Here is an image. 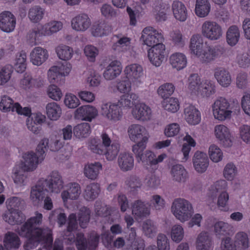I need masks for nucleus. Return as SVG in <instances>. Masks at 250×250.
<instances>
[{"label": "nucleus", "instance_id": "nucleus-1", "mask_svg": "<svg viewBox=\"0 0 250 250\" xmlns=\"http://www.w3.org/2000/svg\"><path fill=\"white\" fill-rule=\"evenodd\" d=\"M49 140L46 138L42 139L38 144L36 150L37 154L32 151L25 153L23 155V161L19 165L22 167L24 170L32 172L34 171L38 167V165L44 159L45 152L47 151Z\"/></svg>", "mask_w": 250, "mask_h": 250}, {"label": "nucleus", "instance_id": "nucleus-2", "mask_svg": "<svg viewBox=\"0 0 250 250\" xmlns=\"http://www.w3.org/2000/svg\"><path fill=\"white\" fill-rule=\"evenodd\" d=\"M42 215L38 212H35V215L28 219L27 221L21 226L19 230V234L21 236H28L31 235V233L37 235H45L47 237L46 239L48 243L50 244L53 242V238L50 233V230L48 229H42L37 227V225H40L42 222Z\"/></svg>", "mask_w": 250, "mask_h": 250}, {"label": "nucleus", "instance_id": "nucleus-3", "mask_svg": "<svg viewBox=\"0 0 250 250\" xmlns=\"http://www.w3.org/2000/svg\"><path fill=\"white\" fill-rule=\"evenodd\" d=\"M234 55V51L230 48L221 45L212 47L207 46L196 57L203 63H208L217 58H230Z\"/></svg>", "mask_w": 250, "mask_h": 250}, {"label": "nucleus", "instance_id": "nucleus-4", "mask_svg": "<svg viewBox=\"0 0 250 250\" xmlns=\"http://www.w3.org/2000/svg\"><path fill=\"white\" fill-rule=\"evenodd\" d=\"M171 210L176 219L182 223L188 221L194 213L192 204L188 201L181 198L173 201Z\"/></svg>", "mask_w": 250, "mask_h": 250}, {"label": "nucleus", "instance_id": "nucleus-5", "mask_svg": "<svg viewBox=\"0 0 250 250\" xmlns=\"http://www.w3.org/2000/svg\"><path fill=\"white\" fill-rule=\"evenodd\" d=\"M212 108L216 119L224 121L231 117L232 111L230 103L224 97L218 98L212 105Z\"/></svg>", "mask_w": 250, "mask_h": 250}, {"label": "nucleus", "instance_id": "nucleus-6", "mask_svg": "<svg viewBox=\"0 0 250 250\" xmlns=\"http://www.w3.org/2000/svg\"><path fill=\"white\" fill-rule=\"evenodd\" d=\"M40 180L48 192L58 193L63 187L62 176L56 170L52 171L46 178Z\"/></svg>", "mask_w": 250, "mask_h": 250}, {"label": "nucleus", "instance_id": "nucleus-7", "mask_svg": "<svg viewBox=\"0 0 250 250\" xmlns=\"http://www.w3.org/2000/svg\"><path fill=\"white\" fill-rule=\"evenodd\" d=\"M202 36L209 41H215L220 39L223 35L221 25L215 21H206L202 25Z\"/></svg>", "mask_w": 250, "mask_h": 250}, {"label": "nucleus", "instance_id": "nucleus-8", "mask_svg": "<svg viewBox=\"0 0 250 250\" xmlns=\"http://www.w3.org/2000/svg\"><path fill=\"white\" fill-rule=\"evenodd\" d=\"M141 39L144 44L151 47L158 44H163L162 42L164 40L161 32L150 26L143 29Z\"/></svg>", "mask_w": 250, "mask_h": 250}, {"label": "nucleus", "instance_id": "nucleus-9", "mask_svg": "<svg viewBox=\"0 0 250 250\" xmlns=\"http://www.w3.org/2000/svg\"><path fill=\"white\" fill-rule=\"evenodd\" d=\"M0 109L3 112L16 111L18 114L28 116L31 114V110L27 107L22 108L18 103L14 104L11 98L3 96L0 102Z\"/></svg>", "mask_w": 250, "mask_h": 250}, {"label": "nucleus", "instance_id": "nucleus-10", "mask_svg": "<svg viewBox=\"0 0 250 250\" xmlns=\"http://www.w3.org/2000/svg\"><path fill=\"white\" fill-rule=\"evenodd\" d=\"M147 56L153 65L159 66L167 56L165 45L164 44H158L153 46L148 50Z\"/></svg>", "mask_w": 250, "mask_h": 250}, {"label": "nucleus", "instance_id": "nucleus-11", "mask_svg": "<svg viewBox=\"0 0 250 250\" xmlns=\"http://www.w3.org/2000/svg\"><path fill=\"white\" fill-rule=\"evenodd\" d=\"M99 236L97 234L91 235L87 240L82 233L77 234L76 245L78 250H95L98 246Z\"/></svg>", "mask_w": 250, "mask_h": 250}, {"label": "nucleus", "instance_id": "nucleus-12", "mask_svg": "<svg viewBox=\"0 0 250 250\" xmlns=\"http://www.w3.org/2000/svg\"><path fill=\"white\" fill-rule=\"evenodd\" d=\"M125 77L130 80L133 85L138 86L142 82L140 78L143 74L142 67L136 63L128 65L124 69Z\"/></svg>", "mask_w": 250, "mask_h": 250}, {"label": "nucleus", "instance_id": "nucleus-13", "mask_svg": "<svg viewBox=\"0 0 250 250\" xmlns=\"http://www.w3.org/2000/svg\"><path fill=\"white\" fill-rule=\"evenodd\" d=\"M132 213L136 219L147 218L150 214V206L141 199L135 200L131 205Z\"/></svg>", "mask_w": 250, "mask_h": 250}, {"label": "nucleus", "instance_id": "nucleus-14", "mask_svg": "<svg viewBox=\"0 0 250 250\" xmlns=\"http://www.w3.org/2000/svg\"><path fill=\"white\" fill-rule=\"evenodd\" d=\"M3 220L10 225H20L24 222L26 216L19 209L9 208L2 215Z\"/></svg>", "mask_w": 250, "mask_h": 250}, {"label": "nucleus", "instance_id": "nucleus-15", "mask_svg": "<svg viewBox=\"0 0 250 250\" xmlns=\"http://www.w3.org/2000/svg\"><path fill=\"white\" fill-rule=\"evenodd\" d=\"M101 112L104 117L110 121H118L122 117L120 108L116 104L108 103L103 104Z\"/></svg>", "mask_w": 250, "mask_h": 250}, {"label": "nucleus", "instance_id": "nucleus-16", "mask_svg": "<svg viewBox=\"0 0 250 250\" xmlns=\"http://www.w3.org/2000/svg\"><path fill=\"white\" fill-rule=\"evenodd\" d=\"M31 233V235L28 236H23L24 237L27 238L23 246L24 250H34L40 242H42L44 244V247H47L46 249L47 250H51L52 242L50 244L48 243L46 239L47 237L45 236V235Z\"/></svg>", "mask_w": 250, "mask_h": 250}, {"label": "nucleus", "instance_id": "nucleus-17", "mask_svg": "<svg viewBox=\"0 0 250 250\" xmlns=\"http://www.w3.org/2000/svg\"><path fill=\"white\" fill-rule=\"evenodd\" d=\"M16 23V18L10 12L6 11L0 14V28L3 31L7 33L13 31Z\"/></svg>", "mask_w": 250, "mask_h": 250}, {"label": "nucleus", "instance_id": "nucleus-18", "mask_svg": "<svg viewBox=\"0 0 250 250\" xmlns=\"http://www.w3.org/2000/svg\"><path fill=\"white\" fill-rule=\"evenodd\" d=\"M91 21L86 14H80L72 19V28L78 32H84L91 26Z\"/></svg>", "mask_w": 250, "mask_h": 250}, {"label": "nucleus", "instance_id": "nucleus-19", "mask_svg": "<svg viewBox=\"0 0 250 250\" xmlns=\"http://www.w3.org/2000/svg\"><path fill=\"white\" fill-rule=\"evenodd\" d=\"M192 163L195 170L200 173L205 172L208 166L209 160L207 155L201 151H196L193 157Z\"/></svg>", "mask_w": 250, "mask_h": 250}, {"label": "nucleus", "instance_id": "nucleus-20", "mask_svg": "<svg viewBox=\"0 0 250 250\" xmlns=\"http://www.w3.org/2000/svg\"><path fill=\"white\" fill-rule=\"evenodd\" d=\"M214 133L216 137L225 147H230L232 146L231 134L229 129L226 126L223 125H216L214 127Z\"/></svg>", "mask_w": 250, "mask_h": 250}, {"label": "nucleus", "instance_id": "nucleus-21", "mask_svg": "<svg viewBox=\"0 0 250 250\" xmlns=\"http://www.w3.org/2000/svg\"><path fill=\"white\" fill-rule=\"evenodd\" d=\"M132 114L137 120L148 121L151 117V110L144 103H140L135 105L134 108L132 109Z\"/></svg>", "mask_w": 250, "mask_h": 250}, {"label": "nucleus", "instance_id": "nucleus-22", "mask_svg": "<svg viewBox=\"0 0 250 250\" xmlns=\"http://www.w3.org/2000/svg\"><path fill=\"white\" fill-rule=\"evenodd\" d=\"M122 71L121 62L117 60L113 61L106 67L103 76L106 80H112L118 77Z\"/></svg>", "mask_w": 250, "mask_h": 250}, {"label": "nucleus", "instance_id": "nucleus-23", "mask_svg": "<svg viewBox=\"0 0 250 250\" xmlns=\"http://www.w3.org/2000/svg\"><path fill=\"white\" fill-rule=\"evenodd\" d=\"M67 189L63 190L61 193V196L63 202L69 200L77 199L81 193L80 185L77 183H71L67 185Z\"/></svg>", "mask_w": 250, "mask_h": 250}, {"label": "nucleus", "instance_id": "nucleus-24", "mask_svg": "<svg viewBox=\"0 0 250 250\" xmlns=\"http://www.w3.org/2000/svg\"><path fill=\"white\" fill-rule=\"evenodd\" d=\"M146 128L139 124H132L127 128V134L129 139L134 142H139L143 140L146 135Z\"/></svg>", "mask_w": 250, "mask_h": 250}, {"label": "nucleus", "instance_id": "nucleus-25", "mask_svg": "<svg viewBox=\"0 0 250 250\" xmlns=\"http://www.w3.org/2000/svg\"><path fill=\"white\" fill-rule=\"evenodd\" d=\"M184 117L187 122L191 125H196L201 121L200 111L192 105H187L184 109Z\"/></svg>", "mask_w": 250, "mask_h": 250}, {"label": "nucleus", "instance_id": "nucleus-26", "mask_svg": "<svg viewBox=\"0 0 250 250\" xmlns=\"http://www.w3.org/2000/svg\"><path fill=\"white\" fill-rule=\"evenodd\" d=\"M133 156L129 153H121L117 159V164L120 170L123 172L131 170L134 165Z\"/></svg>", "mask_w": 250, "mask_h": 250}, {"label": "nucleus", "instance_id": "nucleus-27", "mask_svg": "<svg viewBox=\"0 0 250 250\" xmlns=\"http://www.w3.org/2000/svg\"><path fill=\"white\" fill-rule=\"evenodd\" d=\"M47 190L39 180L37 184L33 187L30 192V198L32 201L35 204H39L42 202L46 197Z\"/></svg>", "mask_w": 250, "mask_h": 250}, {"label": "nucleus", "instance_id": "nucleus-28", "mask_svg": "<svg viewBox=\"0 0 250 250\" xmlns=\"http://www.w3.org/2000/svg\"><path fill=\"white\" fill-rule=\"evenodd\" d=\"M27 172L20 166H16L13 170L12 175L14 183L19 187L25 186L28 181Z\"/></svg>", "mask_w": 250, "mask_h": 250}, {"label": "nucleus", "instance_id": "nucleus-29", "mask_svg": "<svg viewBox=\"0 0 250 250\" xmlns=\"http://www.w3.org/2000/svg\"><path fill=\"white\" fill-rule=\"evenodd\" d=\"M30 60L34 65L39 66L46 61L48 57L47 51L41 47L34 48L30 53Z\"/></svg>", "mask_w": 250, "mask_h": 250}, {"label": "nucleus", "instance_id": "nucleus-30", "mask_svg": "<svg viewBox=\"0 0 250 250\" xmlns=\"http://www.w3.org/2000/svg\"><path fill=\"white\" fill-rule=\"evenodd\" d=\"M76 113L77 117L83 120L91 121L97 115L98 111L95 107L87 105L79 107L76 110Z\"/></svg>", "mask_w": 250, "mask_h": 250}, {"label": "nucleus", "instance_id": "nucleus-31", "mask_svg": "<svg viewBox=\"0 0 250 250\" xmlns=\"http://www.w3.org/2000/svg\"><path fill=\"white\" fill-rule=\"evenodd\" d=\"M172 10L174 17L180 21H185L188 18V10L184 3L175 0L172 4Z\"/></svg>", "mask_w": 250, "mask_h": 250}, {"label": "nucleus", "instance_id": "nucleus-32", "mask_svg": "<svg viewBox=\"0 0 250 250\" xmlns=\"http://www.w3.org/2000/svg\"><path fill=\"white\" fill-rule=\"evenodd\" d=\"M170 173L173 181L178 183L185 182L188 172L184 167L180 164L174 165L170 168Z\"/></svg>", "mask_w": 250, "mask_h": 250}, {"label": "nucleus", "instance_id": "nucleus-33", "mask_svg": "<svg viewBox=\"0 0 250 250\" xmlns=\"http://www.w3.org/2000/svg\"><path fill=\"white\" fill-rule=\"evenodd\" d=\"M102 169V165L100 162L88 163L84 166L83 173L88 179L91 180H95L97 179L100 170Z\"/></svg>", "mask_w": 250, "mask_h": 250}, {"label": "nucleus", "instance_id": "nucleus-34", "mask_svg": "<svg viewBox=\"0 0 250 250\" xmlns=\"http://www.w3.org/2000/svg\"><path fill=\"white\" fill-rule=\"evenodd\" d=\"M214 76L218 83L224 87H227L231 83L230 75L224 68L217 67L215 68Z\"/></svg>", "mask_w": 250, "mask_h": 250}, {"label": "nucleus", "instance_id": "nucleus-35", "mask_svg": "<svg viewBox=\"0 0 250 250\" xmlns=\"http://www.w3.org/2000/svg\"><path fill=\"white\" fill-rule=\"evenodd\" d=\"M196 244L197 250H210L212 242L208 233L206 231L201 232L198 235Z\"/></svg>", "mask_w": 250, "mask_h": 250}, {"label": "nucleus", "instance_id": "nucleus-36", "mask_svg": "<svg viewBox=\"0 0 250 250\" xmlns=\"http://www.w3.org/2000/svg\"><path fill=\"white\" fill-rule=\"evenodd\" d=\"M166 7L168 8L167 4L164 2L163 0L156 1L153 15L157 22L165 21L167 20V13L164 10Z\"/></svg>", "mask_w": 250, "mask_h": 250}, {"label": "nucleus", "instance_id": "nucleus-37", "mask_svg": "<svg viewBox=\"0 0 250 250\" xmlns=\"http://www.w3.org/2000/svg\"><path fill=\"white\" fill-rule=\"evenodd\" d=\"M3 243L7 250L18 249L21 245L19 236L16 233L11 232H8L5 234Z\"/></svg>", "mask_w": 250, "mask_h": 250}, {"label": "nucleus", "instance_id": "nucleus-38", "mask_svg": "<svg viewBox=\"0 0 250 250\" xmlns=\"http://www.w3.org/2000/svg\"><path fill=\"white\" fill-rule=\"evenodd\" d=\"M100 192V186L97 183L87 185L83 191V197L87 201H93L97 198Z\"/></svg>", "mask_w": 250, "mask_h": 250}, {"label": "nucleus", "instance_id": "nucleus-39", "mask_svg": "<svg viewBox=\"0 0 250 250\" xmlns=\"http://www.w3.org/2000/svg\"><path fill=\"white\" fill-rule=\"evenodd\" d=\"M190 48L191 52L197 56L204 49L203 39L198 34L192 36L190 42Z\"/></svg>", "mask_w": 250, "mask_h": 250}, {"label": "nucleus", "instance_id": "nucleus-40", "mask_svg": "<svg viewBox=\"0 0 250 250\" xmlns=\"http://www.w3.org/2000/svg\"><path fill=\"white\" fill-rule=\"evenodd\" d=\"M112 30V28L109 23L101 21L93 25L92 33L95 37H102L108 35Z\"/></svg>", "mask_w": 250, "mask_h": 250}, {"label": "nucleus", "instance_id": "nucleus-41", "mask_svg": "<svg viewBox=\"0 0 250 250\" xmlns=\"http://www.w3.org/2000/svg\"><path fill=\"white\" fill-rule=\"evenodd\" d=\"M216 92L215 83L209 80H203L201 88L197 95L202 97H209Z\"/></svg>", "mask_w": 250, "mask_h": 250}, {"label": "nucleus", "instance_id": "nucleus-42", "mask_svg": "<svg viewBox=\"0 0 250 250\" xmlns=\"http://www.w3.org/2000/svg\"><path fill=\"white\" fill-rule=\"evenodd\" d=\"M170 63L173 67L181 70L186 66L187 61L186 56L181 53L172 54L169 58Z\"/></svg>", "mask_w": 250, "mask_h": 250}, {"label": "nucleus", "instance_id": "nucleus-43", "mask_svg": "<svg viewBox=\"0 0 250 250\" xmlns=\"http://www.w3.org/2000/svg\"><path fill=\"white\" fill-rule=\"evenodd\" d=\"M234 245L241 250H246L249 247V238L247 233L244 231L237 232L234 236Z\"/></svg>", "mask_w": 250, "mask_h": 250}, {"label": "nucleus", "instance_id": "nucleus-44", "mask_svg": "<svg viewBox=\"0 0 250 250\" xmlns=\"http://www.w3.org/2000/svg\"><path fill=\"white\" fill-rule=\"evenodd\" d=\"M139 102V96L133 92L127 93L122 95L119 103L124 107L130 108Z\"/></svg>", "mask_w": 250, "mask_h": 250}, {"label": "nucleus", "instance_id": "nucleus-45", "mask_svg": "<svg viewBox=\"0 0 250 250\" xmlns=\"http://www.w3.org/2000/svg\"><path fill=\"white\" fill-rule=\"evenodd\" d=\"M45 108L47 116L51 120H58L62 114V109L60 106L55 102L47 104Z\"/></svg>", "mask_w": 250, "mask_h": 250}, {"label": "nucleus", "instance_id": "nucleus-46", "mask_svg": "<svg viewBox=\"0 0 250 250\" xmlns=\"http://www.w3.org/2000/svg\"><path fill=\"white\" fill-rule=\"evenodd\" d=\"M146 159H142L141 163L143 164L147 165L150 166L157 165L158 163L162 162L164 158L166 157L165 154H162L156 158L155 154L150 150L146 151Z\"/></svg>", "mask_w": 250, "mask_h": 250}, {"label": "nucleus", "instance_id": "nucleus-47", "mask_svg": "<svg viewBox=\"0 0 250 250\" xmlns=\"http://www.w3.org/2000/svg\"><path fill=\"white\" fill-rule=\"evenodd\" d=\"M210 5L208 0H196L195 11L196 15L203 18L208 15Z\"/></svg>", "mask_w": 250, "mask_h": 250}, {"label": "nucleus", "instance_id": "nucleus-48", "mask_svg": "<svg viewBox=\"0 0 250 250\" xmlns=\"http://www.w3.org/2000/svg\"><path fill=\"white\" fill-rule=\"evenodd\" d=\"M203 81L201 80L198 74L194 73L190 75L188 78V88L196 95L198 93Z\"/></svg>", "mask_w": 250, "mask_h": 250}, {"label": "nucleus", "instance_id": "nucleus-49", "mask_svg": "<svg viewBox=\"0 0 250 250\" xmlns=\"http://www.w3.org/2000/svg\"><path fill=\"white\" fill-rule=\"evenodd\" d=\"M104 149V152L103 154L105 155L107 161H112L114 160L118 155L120 149V145L118 143L113 142L110 146Z\"/></svg>", "mask_w": 250, "mask_h": 250}, {"label": "nucleus", "instance_id": "nucleus-50", "mask_svg": "<svg viewBox=\"0 0 250 250\" xmlns=\"http://www.w3.org/2000/svg\"><path fill=\"white\" fill-rule=\"evenodd\" d=\"M148 141V137H144L143 140L139 142L132 146V151L133 152L136 161L138 163H140L142 159V155L143 152L146 148V143Z\"/></svg>", "mask_w": 250, "mask_h": 250}, {"label": "nucleus", "instance_id": "nucleus-51", "mask_svg": "<svg viewBox=\"0 0 250 250\" xmlns=\"http://www.w3.org/2000/svg\"><path fill=\"white\" fill-rule=\"evenodd\" d=\"M44 14V9L40 6L35 5L29 9L28 17L31 22L37 23L43 18Z\"/></svg>", "mask_w": 250, "mask_h": 250}, {"label": "nucleus", "instance_id": "nucleus-52", "mask_svg": "<svg viewBox=\"0 0 250 250\" xmlns=\"http://www.w3.org/2000/svg\"><path fill=\"white\" fill-rule=\"evenodd\" d=\"M240 38V31L236 25H232L229 27L227 32L226 39L228 43L231 46H234L238 42Z\"/></svg>", "mask_w": 250, "mask_h": 250}, {"label": "nucleus", "instance_id": "nucleus-53", "mask_svg": "<svg viewBox=\"0 0 250 250\" xmlns=\"http://www.w3.org/2000/svg\"><path fill=\"white\" fill-rule=\"evenodd\" d=\"M117 41L112 45L114 50L125 51L130 48V39L126 37H121L120 35H116Z\"/></svg>", "mask_w": 250, "mask_h": 250}, {"label": "nucleus", "instance_id": "nucleus-54", "mask_svg": "<svg viewBox=\"0 0 250 250\" xmlns=\"http://www.w3.org/2000/svg\"><path fill=\"white\" fill-rule=\"evenodd\" d=\"M63 26L62 22L59 21H51L42 26L44 36L51 35L60 31Z\"/></svg>", "mask_w": 250, "mask_h": 250}, {"label": "nucleus", "instance_id": "nucleus-55", "mask_svg": "<svg viewBox=\"0 0 250 250\" xmlns=\"http://www.w3.org/2000/svg\"><path fill=\"white\" fill-rule=\"evenodd\" d=\"M90 132V126L86 123L78 124L73 129L74 135L79 138H86L89 135Z\"/></svg>", "mask_w": 250, "mask_h": 250}, {"label": "nucleus", "instance_id": "nucleus-56", "mask_svg": "<svg viewBox=\"0 0 250 250\" xmlns=\"http://www.w3.org/2000/svg\"><path fill=\"white\" fill-rule=\"evenodd\" d=\"M56 51L58 57L62 60L70 59L73 54V49L67 45L61 44L56 48Z\"/></svg>", "mask_w": 250, "mask_h": 250}, {"label": "nucleus", "instance_id": "nucleus-57", "mask_svg": "<svg viewBox=\"0 0 250 250\" xmlns=\"http://www.w3.org/2000/svg\"><path fill=\"white\" fill-rule=\"evenodd\" d=\"M125 184L129 188V191L133 194L138 191L142 185L140 179L135 175H131L128 177L125 181Z\"/></svg>", "mask_w": 250, "mask_h": 250}, {"label": "nucleus", "instance_id": "nucleus-58", "mask_svg": "<svg viewBox=\"0 0 250 250\" xmlns=\"http://www.w3.org/2000/svg\"><path fill=\"white\" fill-rule=\"evenodd\" d=\"M26 54L23 51L18 53L15 59L14 67L18 73H22L26 68Z\"/></svg>", "mask_w": 250, "mask_h": 250}, {"label": "nucleus", "instance_id": "nucleus-59", "mask_svg": "<svg viewBox=\"0 0 250 250\" xmlns=\"http://www.w3.org/2000/svg\"><path fill=\"white\" fill-rule=\"evenodd\" d=\"M66 218V215L61 209H56L52 211L49 217L50 220L56 221L60 227L65 224Z\"/></svg>", "mask_w": 250, "mask_h": 250}, {"label": "nucleus", "instance_id": "nucleus-60", "mask_svg": "<svg viewBox=\"0 0 250 250\" xmlns=\"http://www.w3.org/2000/svg\"><path fill=\"white\" fill-rule=\"evenodd\" d=\"M42 36H44L43 30L42 28L40 29L39 27H35L28 32L27 39L31 45H34L37 44V41L39 38Z\"/></svg>", "mask_w": 250, "mask_h": 250}, {"label": "nucleus", "instance_id": "nucleus-61", "mask_svg": "<svg viewBox=\"0 0 250 250\" xmlns=\"http://www.w3.org/2000/svg\"><path fill=\"white\" fill-rule=\"evenodd\" d=\"M143 231L144 234L148 237H153L157 232V228L153 222L147 220L143 224Z\"/></svg>", "mask_w": 250, "mask_h": 250}, {"label": "nucleus", "instance_id": "nucleus-62", "mask_svg": "<svg viewBox=\"0 0 250 250\" xmlns=\"http://www.w3.org/2000/svg\"><path fill=\"white\" fill-rule=\"evenodd\" d=\"M90 212V209L85 207H83L80 208L78 214V220L82 228H85L86 224L89 222Z\"/></svg>", "mask_w": 250, "mask_h": 250}, {"label": "nucleus", "instance_id": "nucleus-63", "mask_svg": "<svg viewBox=\"0 0 250 250\" xmlns=\"http://www.w3.org/2000/svg\"><path fill=\"white\" fill-rule=\"evenodd\" d=\"M175 87L171 83H166L161 85L158 89V94L163 98H167L173 94Z\"/></svg>", "mask_w": 250, "mask_h": 250}, {"label": "nucleus", "instance_id": "nucleus-64", "mask_svg": "<svg viewBox=\"0 0 250 250\" xmlns=\"http://www.w3.org/2000/svg\"><path fill=\"white\" fill-rule=\"evenodd\" d=\"M214 229L215 234L220 237L229 234L230 226L224 222L219 221L214 224Z\"/></svg>", "mask_w": 250, "mask_h": 250}]
</instances>
